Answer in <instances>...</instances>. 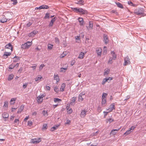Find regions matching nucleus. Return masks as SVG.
I'll return each mask as SVG.
<instances>
[{
    "instance_id": "1",
    "label": "nucleus",
    "mask_w": 146,
    "mask_h": 146,
    "mask_svg": "<svg viewBox=\"0 0 146 146\" xmlns=\"http://www.w3.org/2000/svg\"><path fill=\"white\" fill-rule=\"evenodd\" d=\"M124 63L123 65L124 66L129 65L131 63L130 59L128 56H127L124 58Z\"/></svg>"
},
{
    "instance_id": "2",
    "label": "nucleus",
    "mask_w": 146,
    "mask_h": 146,
    "mask_svg": "<svg viewBox=\"0 0 146 146\" xmlns=\"http://www.w3.org/2000/svg\"><path fill=\"white\" fill-rule=\"evenodd\" d=\"M85 94L84 92H82L79 94L78 97V101L79 102H82L83 100V98L85 96Z\"/></svg>"
},
{
    "instance_id": "3",
    "label": "nucleus",
    "mask_w": 146,
    "mask_h": 146,
    "mask_svg": "<svg viewBox=\"0 0 146 146\" xmlns=\"http://www.w3.org/2000/svg\"><path fill=\"white\" fill-rule=\"evenodd\" d=\"M49 8V7L47 5H43L40 6L38 7H36L35 8L36 10H37L38 9H47Z\"/></svg>"
},
{
    "instance_id": "4",
    "label": "nucleus",
    "mask_w": 146,
    "mask_h": 146,
    "mask_svg": "<svg viewBox=\"0 0 146 146\" xmlns=\"http://www.w3.org/2000/svg\"><path fill=\"white\" fill-rule=\"evenodd\" d=\"M41 141L40 139H31V142L33 143H39Z\"/></svg>"
},
{
    "instance_id": "5",
    "label": "nucleus",
    "mask_w": 146,
    "mask_h": 146,
    "mask_svg": "<svg viewBox=\"0 0 146 146\" xmlns=\"http://www.w3.org/2000/svg\"><path fill=\"white\" fill-rule=\"evenodd\" d=\"M115 109V105L114 103L112 104H111L108 109H107V110L108 111V112H110L112 111L113 109Z\"/></svg>"
},
{
    "instance_id": "6",
    "label": "nucleus",
    "mask_w": 146,
    "mask_h": 146,
    "mask_svg": "<svg viewBox=\"0 0 146 146\" xmlns=\"http://www.w3.org/2000/svg\"><path fill=\"white\" fill-rule=\"evenodd\" d=\"M86 27L88 30L92 29L93 28V22L92 21H89V25Z\"/></svg>"
},
{
    "instance_id": "7",
    "label": "nucleus",
    "mask_w": 146,
    "mask_h": 146,
    "mask_svg": "<svg viewBox=\"0 0 146 146\" xmlns=\"http://www.w3.org/2000/svg\"><path fill=\"white\" fill-rule=\"evenodd\" d=\"M104 42L106 44H107L108 42V39L107 36L105 34H104Z\"/></svg>"
},
{
    "instance_id": "8",
    "label": "nucleus",
    "mask_w": 146,
    "mask_h": 146,
    "mask_svg": "<svg viewBox=\"0 0 146 146\" xmlns=\"http://www.w3.org/2000/svg\"><path fill=\"white\" fill-rule=\"evenodd\" d=\"M80 10L79 13L80 14H86L88 13V12L86 10L83 9L82 8H80Z\"/></svg>"
},
{
    "instance_id": "9",
    "label": "nucleus",
    "mask_w": 146,
    "mask_h": 146,
    "mask_svg": "<svg viewBox=\"0 0 146 146\" xmlns=\"http://www.w3.org/2000/svg\"><path fill=\"white\" fill-rule=\"evenodd\" d=\"M87 111L85 110H82L80 113V117H84L86 115Z\"/></svg>"
},
{
    "instance_id": "10",
    "label": "nucleus",
    "mask_w": 146,
    "mask_h": 146,
    "mask_svg": "<svg viewBox=\"0 0 146 146\" xmlns=\"http://www.w3.org/2000/svg\"><path fill=\"white\" fill-rule=\"evenodd\" d=\"M78 20L79 22L80 25L81 26L83 25L84 22L83 19L82 18L79 17L78 19Z\"/></svg>"
},
{
    "instance_id": "11",
    "label": "nucleus",
    "mask_w": 146,
    "mask_h": 146,
    "mask_svg": "<svg viewBox=\"0 0 146 146\" xmlns=\"http://www.w3.org/2000/svg\"><path fill=\"white\" fill-rule=\"evenodd\" d=\"M11 53L10 52H5L4 53V54L3 55V57L4 58H6L7 57L10 56L11 54Z\"/></svg>"
},
{
    "instance_id": "12",
    "label": "nucleus",
    "mask_w": 146,
    "mask_h": 146,
    "mask_svg": "<svg viewBox=\"0 0 146 146\" xmlns=\"http://www.w3.org/2000/svg\"><path fill=\"white\" fill-rule=\"evenodd\" d=\"M5 47L7 48L10 49L11 51H13V46L10 43L7 44L5 46Z\"/></svg>"
},
{
    "instance_id": "13",
    "label": "nucleus",
    "mask_w": 146,
    "mask_h": 146,
    "mask_svg": "<svg viewBox=\"0 0 146 146\" xmlns=\"http://www.w3.org/2000/svg\"><path fill=\"white\" fill-rule=\"evenodd\" d=\"M121 128H118L117 129H113L111 132L110 134H112L113 135H115L116 133V132H115V131H118L119 129H120Z\"/></svg>"
},
{
    "instance_id": "14",
    "label": "nucleus",
    "mask_w": 146,
    "mask_h": 146,
    "mask_svg": "<svg viewBox=\"0 0 146 146\" xmlns=\"http://www.w3.org/2000/svg\"><path fill=\"white\" fill-rule=\"evenodd\" d=\"M85 54L84 52H81L79 54L78 58L80 59H82L83 58Z\"/></svg>"
},
{
    "instance_id": "15",
    "label": "nucleus",
    "mask_w": 146,
    "mask_h": 146,
    "mask_svg": "<svg viewBox=\"0 0 146 146\" xmlns=\"http://www.w3.org/2000/svg\"><path fill=\"white\" fill-rule=\"evenodd\" d=\"M110 69L108 68L105 69L104 70V75H107L110 73Z\"/></svg>"
},
{
    "instance_id": "16",
    "label": "nucleus",
    "mask_w": 146,
    "mask_h": 146,
    "mask_svg": "<svg viewBox=\"0 0 146 146\" xmlns=\"http://www.w3.org/2000/svg\"><path fill=\"white\" fill-rule=\"evenodd\" d=\"M96 51L98 55L100 56L102 52V49L101 48H99L97 49L96 50Z\"/></svg>"
},
{
    "instance_id": "17",
    "label": "nucleus",
    "mask_w": 146,
    "mask_h": 146,
    "mask_svg": "<svg viewBox=\"0 0 146 146\" xmlns=\"http://www.w3.org/2000/svg\"><path fill=\"white\" fill-rule=\"evenodd\" d=\"M72 10L76 13H80V8H73L72 9Z\"/></svg>"
},
{
    "instance_id": "18",
    "label": "nucleus",
    "mask_w": 146,
    "mask_h": 146,
    "mask_svg": "<svg viewBox=\"0 0 146 146\" xmlns=\"http://www.w3.org/2000/svg\"><path fill=\"white\" fill-rule=\"evenodd\" d=\"M111 54L112 56V58L114 60H115L117 56L116 54L113 52V51H112L111 52Z\"/></svg>"
},
{
    "instance_id": "19",
    "label": "nucleus",
    "mask_w": 146,
    "mask_h": 146,
    "mask_svg": "<svg viewBox=\"0 0 146 146\" xmlns=\"http://www.w3.org/2000/svg\"><path fill=\"white\" fill-rule=\"evenodd\" d=\"M66 86V84L64 83H63L61 84L60 88V91L61 92H63L64 90V89Z\"/></svg>"
},
{
    "instance_id": "20",
    "label": "nucleus",
    "mask_w": 146,
    "mask_h": 146,
    "mask_svg": "<svg viewBox=\"0 0 146 146\" xmlns=\"http://www.w3.org/2000/svg\"><path fill=\"white\" fill-rule=\"evenodd\" d=\"M24 106L23 105H21L20 108L18 110V111L17 113H21V112L23 111L24 109Z\"/></svg>"
},
{
    "instance_id": "21",
    "label": "nucleus",
    "mask_w": 146,
    "mask_h": 146,
    "mask_svg": "<svg viewBox=\"0 0 146 146\" xmlns=\"http://www.w3.org/2000/svg\"><path fill=\"white\" fill-rule=\"evenodd\" d=\"M3 117L4 118L6 119L9 117V114L6 112H4L2 114Z\"/></svg>"
},
{
    "instance_id": "22",
    "label": "nucleus",
    "mask_w": 146,
    "mask_h": 146,
    "mask_svg": "<svg viewBox=\"0 0 146 146\" xmlns=\"http://www.w3.org/2000/svg\"><path fill=\"white\" fill-rule=\"evenodd\" d=\"M37 101L38 102L40 103L42 102L43 100V98L41 96H39L38 97H37Z\"/></svg>"
},
{
    "instance_id": "23",
    "label": "nucleus",
    "mask_w": 146,
    "mask_h": 146,
    "mask_svg": "<svg viewBox=\"0 0 146 146\" xmlns=\"http://www.w3.org/2000/svg\"><path fill=\"white\" fill-rule=\"evenodd\" d=\"M102 104L103 106H105L106 104V99H102Z\"/></svg>"
},
{
    "instance_id": "24",
    "label": "nucleus",
    "mask_w": 146,
    "mask_h": 146,
    "mask_svg": "<svg viewBox=\"0 0 146 146\" xmlns=\"http://www.w3.org/2000/svg\"><path fill=\"white\" fill-rule=\"evenodd\" d=\"M59 126V125H55L53 127H52L50 129V131H54L57 129V128Z\"/></svg>"
},
{
    "instance_id": "25",
    "label": "nucleus",
    "mask_w": 146,
    "mask_h": 146,
    "mask_svg": "<svg viewBox=\"0 0 146 146\" xmlns=\"http://www.w3.org/2000/svg\"><path fill=\"white\" fill-rule=\"evenodd\" d=\"M54 80H56L57 82H58L60 80L59 76H58V75H54Z\"/></svg>"
},
{
    "instance_id": "26",
    "label": "nucleus",
    "mask_w": 146,
    "mask_h": 146,
    "mask_svg": "<svg viewBox=\"0 0 146 146\" xmlns=\"http://www.w3.org/2000/svg\"><path fill=\"white\" fill-rule=\"evenodd\" d=\"M21 48L22 49H25L27 48H28V47L27 46V44L26 43L24 44H22L21 46Z\"/></svg>"
},
{
    "instance_id": "27",
    "label": "nucleus",
    "mask_w": 146,
    "mask_h": 146,
    "mask_svg": "<svg viewBox=\"0 0 146 146\" xmlns=\"http://www.w3.org/2000/svg\"><path fill=\"white\" fill-rule=\"evenodd\" d=\"M42 78H43L42 76H40V77H36L35 78V81L37 82H40L41 79Z\"/></svg>"
},
{
    "instance_id": "28",
    "label": "nucleus",
    "mask_w": 146,
    "mask_h": 146,
    "mask_svg": "<svg viewBox=\"0 0 146 146\" xmlns=\"http://www.w3.org/2000/svg\"><path fill=\"white\" fill-rule=\"evenodd\" d=\"M13 76H14L12 74L9 75L8 77V80L9 81H10L13 78Z\"/></svg>"
},
{
    "instance_id": "29",
    "label": "nucleus",
    "mask_w": 146,
    "mask_h": 146,
    "mask_svg": "<svg viewBox=\"0 0 146 146\" xmlns=\"http://www.w3.org/2000/svg\"><path fill=\"white\" fill-rule=\"evenodd\" d=\"M108 95L107 94L105 93L104 92L103 93L102 96V99H106V96Z\"/></svg>"
},
{
    "instance_id": "30",
    "label": "nucleus",
    "mask_w": 146,
    "mask_h": 146,
    "mask_svg": "<svg viewBox=\"0 0 146 146\" xmlns=\"http://www.w3.org/2000/svg\"><path fill=\"white\" fill-rule=\"evenodd\" d=\"M84 2V1L83 0H79L78 1L77 3L80 5H83Z\"/></svg>"
},
{
    "instance_id": "31",
    "label": "nucleus",
    "mask_w": 146,
    "mask_h": 146,
    "mask_svg": "<svg viewBox=\"0 0 146 146\" xmlns=\"http://www.w3.org/2000/svg\"><path fill=\"white\" fill-rule=\"evenodd\" d=\"M42 114L43 115L45 116H47L48 115L47 111L44 110L42 111Z\"/></svg>"
},
{
    "instance_id": "32",
    "label": "nucleus",
    "mask_w": 146,
    "mask_h": 146,
    "mask_svg": "<svg viewBox=\"0 0 146 146\" xmlns=\"http://www.w3.org/2000/svg\"><path fill=\"white\" fill-rule=\"evenodd\" d=\"M7 19L5 17H3L2 19L0 20V22L2 23H4L7 21Z\"/></svg>"
},
{
    "instance_id": "33",
    "label": "nucleus",
    "mask_w": 146,
    "mask_h": 146,
    "mask_svg": "<svg viewBox=\"0 0 146 146\" xmlns=\"http://www.w3.org/2000/svg\"><path fill=\"white\" fill-rule=\"evenodd\" d=\"M53 46V44H48V48L50 50H51L52 49Z\"/></svg>"
},
{
    "instance_id": "34",
    "label": "nucleus",
    "mask_w": 146,
    "mask_h": 146,
    "mask_svg": "<svg viewBox=\"0 0 146 146\" xmlns=\"http://www.w3.org/2000/svg\"><path fill=\"white\" fill-rule=\"evenodd\" d=\"M116 4L117 5V6L121 8H123V6L120 3L118 2L117 3H116Z\"/></svg>"
},
{
    "instance_id": "35",
    "label": "nucleus",
    "mask_w": 146,
    "mask_h": 146,
    "mask_svg": "<svg viewBox=\"0 0 146 146\" xmlns=\"http://www.w3.org/2000/svg\"><path fill=\"white\" fill-rule=\"evenodd\" d=\"M67 67L65 68H61L60 69V72H65V70H67Z\"/></svg>"
},
{
    "instance_id": "36",
    "label": "nucleus",
    "mask_w": 146,
    "mask_h": 146,
    "mask_svg": "<svg viewBox=\"0 0 146 146\" xmlns=\"http://www.w3.org/2000/svg\"><path fill=\"white\" fill-rule=\"evenodd\" d=\"M76 100V98L73 97L72 100V102L70 103V104H71L72 105H74V104H73L75 103Z\"/></svg>"
},
{
    "instance_id": "37",
    "label": "nucleus",
    "mask_w": 146,
    "mask_h": 146,
    "mask_svg": "<svg viewBox=\"0 0 146 146\" xmlns=\"http://www.w3.org/2000/svg\"><path fill=\"white\" fill-rule=\"evenodd\" d=\"M113 59V58H112V57H110L109 58V60L108 62V63L109 64H111L112 63V60Z\"/></svg>"
},
{
    "instance_id": "38",
    "label": "nucleus",
    "mask_w": 146,
    "mask_h": 146,
    "mask_svg": "<svg viewBox=\"0 0 146 146\" xmlns=\"http://www.w3.org/2000/svg\"><path fill=\"white\" fill-rule=\"evenodd\" d=\"M8 103L7 101H5L4 102L3 107L4 108H7L8 107Z\"/></svg>"
},
{
    "instance_id": "39",
    "label": "nucleus",
    "mask_w": 146,
    "mask_h": 146,
    "mask_svg": "<svg viewBox=\"0 0 146 146\" xmlns=\"http://www.w3.org/2000/svg\"><path fill=\"white\" fill-rule=\"evenodd\" d=\"M107 82V78H105L103 80L102 83V84L104 85Z\"/></svg>"
},
{
    "instance_id": "40",
    "label": "nucleus",
    "mask_w": 146,
    "mask_h": 146,
    "mask_svg": "<svg viewBox=\"0 0 146 146\" xmlns=\"http://www.w3.org/2000/svg\"><path fill=\"white\" fill-rule=\"evenodd\" d=\"M61 101V100L58 98H54V102H59Z\"/></svg>"
},
{
    "instance_id": "41",
    "label": "nucleus",
    "mask_w": 146,
    "mask_h": 146,
    "mask_svg": "<svg viewBox=\"0 0 146 146\" xmlns=\"http://www.w3.org/2000/svg\"><path fill=\"white\" fill-rule=\"evenodd\" d=\"M54 90L55 92H58L59 91V90L58 87L57 86L55 87L54 88Z\"/></svg>"
},
{
    "instance_id": "42",
    "label": "nucleus",
    "mask_w": 146,
    "mask_h": 146,
    "mask_svg": "<svg viewBox=\"0 0 146 146\" xmlns=\"http://www.w3.org/2000/svg\"><path fill=\"white\" fill-rule=\"evenodd\" d=\"M136 13L137 15H141L143 14L142 12L141 11V9L138 10V11L136 12Z\"/></svg>"
},
{
    "instance_id": "43",
    "label": "nucleus",
    "mask_w": 146,
    "mask_h": 146,
    "mask_svg": "<svg viewBox=\"0 0 146 146\" xmlns=\"http://www.w3.org/2000/svg\"><path fill=\"white\" fill-rule=\"evenodd\" d=\"M55 41L56 44H59L60 43L59 39L57 37H56L55 38Z\"/></svg>"
},
{
    "instance_id": "44",
    "label": "nucleus",
    "mask_w": 146,
    "mask_h": 146,
    "mask_svg": "<svg viewBox=\"0 0 146 146\" xmlns=\"http://www.w3.org/2000/svg\"><path fill=\"white\" fill-rule=\"evenodd\" d=\"M14 58L16 60H14L15 62H17L18 61V60H19L20 59V58L18 56H15L14 57Z\"/></svg>"
},
{
    "instance_id": "45",
    "label": "nucleus",
    "mask_w": 146,
    "mask_h": 146,
    "mask_svg": "<svg viewBox=\"0 0 146 146\" xmlns=\"http://www.w3.org/2000/svg\"><path fill=\"white\" fill-rule=\"evenodd\" d=\"M19 121V119H15L14 121V124H17V123L18 124Z\"/></svg>"
},
{
    "instance_id": "46",
    "label": "nucleus",
    "mask_w": 146,
    "mask_h": 146,
    "mask_svg": "<svg viewBox=\"0 0 146 146\" xmlns=\"http://www.w3.org/2000/svg\"><path fill=\"white\" fill-rule=\"evenodd\" d=\"M27 44V47L29 48V46L31 45V42L28 41L26 43Z\"/></svg>"
},
{
    "instance_id": "47",
    "label": "nucleus",
    "mask_w": 146,
    "mask_h": 146,
    "mask_svg": "<svg viewBox=\"0 0 146 146\" xmlns=\"http://www.w3.org/2000/svg\"><path fill=\"white\" fill-rule=\"evenodd\" d=\"M49 13H47L45 14L44 18L45 19L49 18Z\"/></svg>"
},
{
    "instance_id": "48",
    "label": "nucleus",
    "mask_w": 146,
    "mask_h": 146,
    "mask_svg": "<svg viewBox=\"0 0 146 146\" xmlns=\"http://www.w3.org/2000/svg\"><path fill=\"white\" fill-rule=\"evenodd\" d=\"M45 66V65L44 64H41L39 67V70L40 71L41 70L43 67Z\"/></svg>"
},
{
    "instance_id": "49",
    "label": "nucleus",
    "mask_w": 146,
    "mask_h": 146,
    "mask_svg": "<svg viewBox=\"0 0 146 146\" xmlns=\"http://www.w3.org/2000/svg\"><path fill=\"white\" fill-rule=\"evenodd\" d=\"M14 67H15V65L13 64H12L9 66V69H12Z\"/></svg>"
},
{
    "instance_id": "50",
    "label": "nucleus",
    "mask_w": 146,
    "mask_h": 146,
    "mask_svg": "<svg viewBox=\"0 0 146 146\" xmlns=\"http://www.w3.org/2000/svg\"><path fill=\"white\" fill-rule=\"evenodd\" d=\"M97 111L99 113L100 112L102 111L101 107L99 106H98V107Z\"/></svg>"
},
{
    "instance_id": "51",
    "label": "nucleus",
    "mask_w": 146,
    "mask_h": 146,
    "mask_svg": "<svg viewBox=\"0 0 146 146\" xmlns=\"http://www.w3.org/2000/svg\"><path fill=\"white\" fill-rule=\"evenodd\" d=\"M47 128V126L46 124H43V127L42 129H46Z\"/></svg>"
},
{
    "instance_id": "52",
    "label": "nucleus",
    "mask_w": 146,
    "mask_h": 146,
    "mask_svg": "<svg viewBox=\"0 0 146 146\" xmlns=\"http://www.w3.org/2000/svg\"><path fill=\"white\" fill-rule=\"evenodd\" d=\"M131 131H130V130H127L126 131L125 133L124 134V135H127L129 134H130L131 133Z\"/></svg>"
},
{
    "instance_id": "53",
    "label": "nucleus",
    "mask_w": 146,
    "mask_h": 146,
    "mask_svg": "<svg viewBox=\"0 0 146 146\" xmlns=\"http://www.w3.org/2000/svg\"><path fill=\"white\" fill-rule=\"evenodd\" d=\"M33 32H31V33L29 35V37H33L34 36V35L33 34Z\"/></svg>"
},
{
    "instance_id": "54",
    "label": "nucleus",
    "mask_w": 146,
    "mask_h": 146,
    "mask_svg": "<svg viewBox=\"0 0 146 146\" xmlns=\"http://www.w3.org/2000/svg\"><path fill=\"white\" fill-rule=\"evenodd\" d=\"M32 125V122L31 121H29L28 122V125L29 126H31Z\"/></svg>"
},
{
    "instance_id": "55",
    "label": "nucleus",
    "mask_w": 146,
    "mask_h": 146,
    "mask_svg": "<svg viewBox=\"0 0 146 146\" xmlns=\"http://www.w3.org/2000/svg\"><path fill=\"white\" fill-rule=\"evenodd\" d=\"M128 4L129 5L133 6H134V5L133 3H132V2L131 1H129L128 2Z\"/></svg>"
},
{
    "instance_id": "56",
    "label": "nucleus",
    "mask_w": 146,
    "mask_h": 146,
    "mask_svg": "<svg viewBox=\"0 0 146 146\" xmlns=\"http://www.w3.org/2000/svg\"><path fill=\"white\" fill-rule=\"evenodd\" d=\"M75 62V61L74 60H72L71 62V65L72 66L74 65Z\"/></svg>"
},
{
    "instance_id": "57",
    "label": "nucleus",
    "mask_w": 146,
    "mask_h": 146,
    "mask_svg": "<svg viewBox=\"0 0 146 146\" xmlns=\"http://www.w3.org/2000/svg\"><path fill=\"white\" fill-rule=\"evenodd\" d=\"M11 1L13 2V5L16 4L17 2V0H11Z\"/></svg>"
},
{
    "instance_id": "58",
    "label": "nucleus",
    "mask_w": 146,
    "mask_h": 146,
    "mask_svg": "<svg viewBox=\"0 0 146 146\" xmlns=\"http://www.w3.org/2000/svg\"><path fill=\"white\" fill-rule=\"evenodd\" d=\"M72 112V110L71 108H70V109L68 110V113L69 114H71Z\"/></svg>"
},
{
    "instance_id": "59",
    "label": "nucleus",
    "mask_w": 146,
    "mask_h": 146,
    "mask_svg": "<svg viewBox=\"0 0 146 146\" xmlns=\"http://www.w3.org/2000/svg\"><path fill=\"white\" fill-rule=\"evenodd\" d=\"M56 19V18L55 17H54L52 19L50 22L53 23L55 21Z\"/></svg>"
},
{
    "instance_id": "60",
    "label": "nucleus",
    "mask_w": 146,
    "mask_h": 146,
    "mask_svg": "<svg viewBox=\"0 0 146 146\" xmlns=\"http://www.w3.org/2000/svg\"><path fill=\"white\" fill-rule=\"evenodd\" d=\"M64 52L63 53H62L61 55L60 56V57L62 58L64 57L66 55V54L64 53Z\"/></svg>"
},
{
    "instance_id": "61",
    "label": "nucleus",
    "mask_w": 146,
    "mask_h": 146,
    "mask_svg": "<svg viewBox=\"0 0 146 146\" xmlns=\"http://www.w3.org/2000/svg\"><path fill=\"white\" fill-rule=\"evenodd\" d=\"M27 85H28V84L26 83H25V84H23V88L24 89L26 88L27 87Z\"/></svg>"
},
{
    "instance_id": "62",
    "label": "nucleus",
    "mask_w": 146,
    "mask_h": 146,
    "mask_svg": "<svg viewBox=\"0 0 146 146\" xmlns=\"http://www.w3.org/2000/svg\"><path fill=\"white\" fill-rule=\"evenodd\" d=\"M70 123V121L68 119L66 120V122L65 123L66 124H69Z\"/></svg>"
},
{
    "instance_id": "63",
    "label": "nucleus",
    "mask_w": 146,
    "mask_h": 146,
    "mask_svg": "<svg viewBox=\"0 0 146 146\" xmlns=\"http://www.w3.org/2000/svg\"><path fill=\"white\" fill-rule=\"evenodd\" d=\"M75 38L76 39L79 40L80 41V36H77L75 37Z\"/></svg>"
},
{
    "instance_id": "64",
    "label": "nucleus",
    "mask_w": 146,
    "mask_h": 146,
    "mask_svg": "<svg viewBox=\"0 0 146 146\" xmlns=\"http://www.w3.org/2000/svg\"><path fill=\"white\" fill-rule=\"evenodd\" d=\"M50 86H46V89L48 90H50Z\"/></svg>"
}]
</instances>
